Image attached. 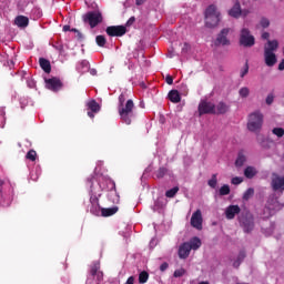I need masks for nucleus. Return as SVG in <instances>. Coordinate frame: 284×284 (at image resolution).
Here are the masks:
<instances>
[{
  "label": "nucleus",
  "mask_w": 284,
  "mask_h": 284,
  "mask_svg": "<svg viewBox=\"0 0 284 284\" xmlns=\"http://www.w3.org/2000/svg\"><path fill=\"white\" fill-rule=\"evenodd\" d=\"M118 112L121 121H123L126 125H131L132 119H134V101L128 100L125 102V94H120Z\"/></svg>",
  "instance_id": "f257e3e1"
},
{
  "label": "nucleus",
  "mask_w": 284,
  "mask_h": 284,
  "mask_svg": "<svg viewBox=\"0 0 284 284\" xmlns=\"http://www.w3.org/2000/svg\"><path fill=\"white\" fill-rule=\"evenodd\" d=\"M204 17L206 28H216L219 26V21H221V12H219L216 4L209 6L205 10Z\"/></svg>",
  "instance_id": "f03ea898"
},
{
  "label": "nucleus",
  "mask_w": 284,
  "mask_h": 284,
  "mask_svg": "<svg viewBox=\"0 0 284 284\" xmlns=\"http://www.w3.org/2000/svg\"><path fill=\"white\" fill-rule=\"evenodd\" d=\"M263 121L264 115L261 113V111H254L248 114L247 120V130L250 132H255V134H258L261 130L263 129Z\"/></svg>",
  "instance_id": "7ed1b4c3"
},
{
  "label": "nucleus",
  "mask_w": 284,
  "mask_h": 284,
  "mask_svg": "<svg viewBox=\"0 0 284 284\" xmlns=\"http://www.w3.org/2000/svg\"><path fill=\"white\" fill-rule=\"evenodd\" d=\"M84 23H89L91 29L97 28L99 23H103V14L99 11H89L83 16Z\"/></svg>",
  "instance_id": "20e7f679"
},
{
  "label": "nucleus",
  "mask_w": 284,
  "mask_h": 284,
  "mask_svg": "<svg viewBox=\"0 0 284 284\" xmlns=\"http://www.w3.org/2000/svg\"><path fill=\"white\" fill-rule=\"evenodd\" d=\"M256 43V39L250 32V29L243 28L240 32V45L243 48H252Z\"/></svg>",
  "instance_id": "39448f33"
},
{
  "label": "nucleus",
  "mask_w": 284,
  "mask_h": 284,
  "mask_svg": "<svg viewBox=\"0 0 284 284\" xmlns=\"http://www.w3.org/2000/svg\"><path fill=\"white\" fill-rule=\"evenodd\" d=\"M197 110L200 116H203V114H216V105L205 100L200 102Z\"/></svg>",
  "instance_id": "423d86ee"
},
{
  "label": "nucleus",
  "mask_w": 284,
  "mask_h": 284,
  "mask_svg": "<svg viewBox=\"0 0 284 284\" xmlns=\"http://www.w3.org/2000/svg\"><path fill=\"white\" fill-rule=\"evenodd\" d=\"M108 37H123L128 32L125 26H110L105 29Z\"/></svg>",
  "instance_id": "0eeeda50"
},
{
  "label": "nucleus",
  "mask_w": 284,
  "mask_h": 284,
  "mask_svg": "<svg viewBox=\"0 0 284 284\" xmlns=\"http://www.w3.org/2000/svg\"><path fill=\"white\" fill-rule=\"evenodd\" d=\"M239 221L244 232H252L254 230V217L252 215H241Z\"/></svg>",
  "instance_id": "6e6552de"
},
{
  "label": "nucleus",
  "mask_w": 284,
  "mask_h": 284,
  "mask_svg": "<svg viewBox=\"0 0 284 284\" xmlns=\"http://www.w3.org/2000/svg\"><path fill=\"white\" fill-rule=\"evenodd\" d=\"M191 225L195 230H203V213L201 210H196L191 216Z\"/></svg>",
  "instance_id": "1a4fd4ad"
},
{
  "label": "nucleus",
  "mask_w": 284,
  "mask_h": 284,
  "mask_svg": "<svg viewBox=\"0 0 284 284\" xmlns=\"http://www.w3.org/2000/svg\"><path fill=\"white\" fill-rule=\"evenodd\" d=\"M45 85L48 90H51L52 92H59L61 88H63V83L59 78H51L45 80Z\"/></svg>",
  "instance_id": "9d476101"
},
{
  "label": "nucleus",
  "mask_w": 284,
  "mask_h": 284,
  "mask_svg": "<svg viewBox=\"0 0 284 284\" xmlns=\"http://www.w3.org/2000/svg\"><path fill=\"white\" fill-rule=\"evenodd\" d=\"M227 34H230V29H222L221 32L217 34L215 45H230V39H227Z\"/></svg>",
  "instance_id": "9b49d317"
},
{
  "label": "nucleus",
  "mask_w": 284,
  "mask_h": 284,
  "mask_svg": "<svg viewBox=\"0 0 284 284\" xmlns=\"http://www.w3.org/2000/svg\"><path fill=\"white\" fill-rule=\"evenodd\" d=\"M100 270H101V263L93 262L90 265V271H89L90 276H97L98 281H103V272H101Z\"/></svg>",
  "instance_id": "f8f14e48"
},
{
  "label": "nucleus",
  "mask_w": 284,
  "mask_h": 284,
  "mask_svg": "<svg viewBox=\"0 0 284 284\" xmlns=\"http://www.w3.org/2000/svg\"><path fill=\"white\" fill-rule=\"evenodd\" d=\"M273 192H278L281 190L284 192V176L275 175L271 181Z\"/></svg>",
  "instance_id": "ddd939ff"
},
{
  "label": "nucleus",
  "mask_w": 284,
  "mask_h": 284,
  "mask_svg": "<svg viewBox=\"0 0 284 284\" xmlns=\"http://www.w3.org/2000/svg\"><path fill=\"white\" fill-rule=\"evenodd\" d=\"M236 214H241V206L239 205H229L225 209V217L227 221H232L236 217Z\"/></svg>",
  "instance_id": "4468645a"
},
{
  "label": "nucleus",
  "mask_w": 284,
  "mask_h": 284,
  "mask_svg": "<svg viewBox=\"0 0 284 284\" xmlns=\"http://www.w3.org/2000/svg\"><path fill=\"white\" fill-rule=\"evenodd\" d=\"M264 61L268 68H274V65H276V61H277L276 53L270 52V51H264Z\"/></svg>",
  "instance_id": "2eb2a0df"
},
{
  "label": "nucleus",
  "mask_w": 284,
  "mask_h": 284,
  "mask_svg": "<svg viewBox=\"0 0 284 284\" xmlns=\"http://www.w3.org/2000/svg\"><path fill=\"white\" fill-rule=\"evenodd\" d=\"M190 252H192L190 244L184 242L182 245H180L178 254L180 258H187V256H190Z\"/></svg>",
  "instance_id": "dca6fc26"
},
{
  "label": "nucleus",
  "mask_w": 284,
  "mask_h": 284,
  "mask_svg": "<svg viewBox=\"0 0 284 284\" xmlns=\"http://www.w3.org/2000/svg\"><path fill=\"white\" fill-rule=\"evenodd\" d=\"M40 68L45 72V74H50L52 72V64H50V60L45 58L39 59Z\"/></svg>",
  "instance_id": "f3484780"
},
{
  "label": "nucleus",
  "mask_w": 284,
  "mask_h": 284,
  "mask_svg": "<svg viewBox=\"0 0 284 284\" xmlns=\"http://www.w3.org/2000/svg\"><path fill=\"white\" fill-rule=\"evenodd\" d=\"M14 23L18 26V28H28L30 24V19H28L26 16H18L14 20Z\"/></svg>",
  "instance_id": "a211bd4d"
},
{
  "label": "nucleus",
  "mask_w": 284,
  "mask_h": 284,
  "mask_svg": "<svg viewBox=\"0 0 284 284\" xmlns=\"http://www.w3.org/2000/svg\"><path fill=\"white\" fill-rule=\"evenodd\" d=\"M109 200L115 204H119L121 201V196L116 192V184L113 183V189L109 192Z\"/></svg>",
  "instance_id": "6ab92c4d"
},
{
  "label": "nucleus",
  "mask_w": 284,
  "mask_h": 284,
  "mask_svg": "<svg viewBox=\"0 0 284 284\" xmlns=\"http://www.w3.org/2000/svg\"><path fill=\"white\" fill-rule=\"evenodd\" d=\"M241 2H235V4L232 7V9L229 11L230 17H233L234 19H239L241 17Z\"/></svg>",
  "instance_id": "aec40b11"
},
{
  "label": "nucleus",
  "mask_w": 284,
  "mask_h": 284,
  "mask_svg": "<svg viewBox=\"0 0 284 284\" xmlns=\"http://www.w3.org/2000/svg\"><path fill=\"white\" fill-rule=\"evenodd\" d=\"M278 50L277 40H268L267 45L264 47V52H276Z\"/></svg>",
  "instance_id": "412c9836"
},
{
  "label": "nucleus",
  "mask_w": 284,
  "mask_h": 284,
  "mask_svg": "<svg viewBox=\"0 0 284 284\" xmlns=\"http://www.w3.org/2000/svg\"><path fill=\"white\" fill-rule=\"evenodd\" d=\"M230 111V105H227L225 102H219L215 106V114H227Z\"/></svg>",
  "instance_id": "4be33fe9"
},
{
  "label": "nucleus",
  "mask_w": 284,
  "mask_h": 284,
  "mask_svg": "<svg viewBox=\"0 0 284 284\" xmlns=\"http://www.w3.org/2000/svg\"><path fill=\"white\" fill-rule=\"evenodd\" d=\"M168 98L171 103H181V94L179 93V90H171Z\"/></svg>",
  "instance_id": "5701e85b"
},
{
  "label": "nucleus",
  "mask_w": 284,
  "mask_h": 284,
  "mask_svg": "<svg viewBox=\"0 0 284 284\" xmlns=\"http://www.w3.org/2000/svg\"><path fill=\"white\" fill-rule=\"evenodd\" d=\"M189 244V248L190 250H193V251H196L201 247L202 245V242H201V239L194 236L192 237L189 242H186Z\"/></svg>",
  "instance_id": "b1692460"
},
{
  "label": "nucleus",
  "mask_w": 284,
  "mask_h": 284,
  "mask_svg": "<svg viewBox=\"0 0 284 284\" xmlns=\"http://www.w3.org/2000/svg\"><path fill=\"white\" fill-rule=\"evenodd\" d=\"M119 212V206L108 207V209H101V215L102 216H114Z\"/></svg>",
  "instance_id": "393cba45"
},
{
  "label": "nucleus",
  "mask_w": 284,
  "mask_h": 284,
  "mask_svg": "<svg viewBox=\"0 0 284 284\" xmlns=\"http://www.w3.org/2000/svg\"><path fill=\"white\" fill-rule=\"evenodd\" d=\"M246 161H247V158H245V154H243V152H240L237 155V159L235 161V166L243 168V165H245Z\"/></svg>",
  "instance_id": "a878e982"
},
{
  "label": "nucleus",
  "mask_w": 284,
  "mask_h": 284,
  "mask_svg": "<svg viewBox=\"0 0 284 284\" xmlns=\"http://www.w3.org/2000/svg\"><path fill=\"white\" fill-rule=\"evenodd\" d=\"M87 105L91 112H100L101 110V105H99L97 100L89 101Z\"/></svg>",
  "instance_id": "bb28decb"
},
{
  "label": "nucleus",
  "mask_w": 284,
  "mask_h": 284,
  "mask_svg": "<svg viewBox=\"0 0 284 284\" xmlns=\"http://www.w3.org/2000/svg\"><path fill=\"white\" fill-rule=\"evenodd\" d=\"M244 176L246 179H254L256 176V169H254L253 166H247L244 170Z\"/></svg>",
  "instance_id": "cd10ccee"
},
{
  "label": "nucleus",
  "mask_w": 284,
  "mask_h": 284,
  "mask_svg": "<svg viewBox=\"0 0 284 284\" xmlns=\"http://www.w3.org/2000/svg\"><path fill=\"white\" fill-rule=\"evenodd\" d=\"M95 43L97 45H99V48H105L108 40L105 39V36H97Z\"/></svg>",
  "instance_id": "c85d7f7f"
},
{
  "label": "nucleus",
  "mask_w": 284,
  "mask_h": 284,
  "mask_svg": "<svg viewBox=\"0 0 284 284\" xmlns=\"http://www.w3.org/2000/svg\"><path fill=\"white\" fill-rule=\"evenodd\" d=\"M245 251H240L239 255H237V260L233 263L234 267H239V265H241V263H243V261H245Z\"/></svg>",
  "instance_id": "c756f323"
},
{
  "label": "nucleus",
  "mask_w": 284,
  "mask_h": 284,
  "mask_svg": "<svg viewBox=\"0 0 284 284\" xmlns=\"http://www.w3.org/2000/svg\"><path fill=\"white\" fill-rule=\"evenodd\" d=\"M179 194V186H174L165 192L166 199H174Z\"/></svg>",
  "instance_id": "7c9ffc66"
},
{
  "label": "nucleus",
  "mask_w": 284,
  "mask_h": 284,
  "mask_svg": "<svg viewBox=\"0 0 284 284\" xmlns=\"http://www.w3.org/2000/svg\"><path fill=\"white\" fill-rule=\"evenodd\" d=\"M150 278V274L148 273V271H142L139 274V283L140 284H145V282Z\"/></svg>",
  "instance_id": "2f4dec72"
},
{
  "label": "nucleus",
  "mask_w": 284,
  "mask_h": 284,
  "mask_svg": "<svg viewBox=\"0 0 284 284\" xmlns=\"http://www.w3.org/2000/svg\"><path fill=\"white\" fill-rule=\"evenodd\" d=\"M165 174H168V168H165V166H161V168L155 172L156 179H163V176H165Z\"/></svg>",
  "instance_id": "473e14b6"
},
{
  "label": "nucleus",
  "mask_w": 284,
  "mask_h": 284,
  "mask_svg": "<svg viewBox=\"0 0 284 284\" xmlns=\"http://www.w3.org/2000/svg\"><path fill=\"white\" fill-rule=\"evenodd\" d=\"M252 196H254V189L250 187L247 189L244 194H243V200L244 201H250V199H252Z\"/></svg>",
  "instance_id": "72a5a7b5"
},
{
  "label": "nucleus",
  "mask_w": 284,
  "mask_h": 284,
  "mask_svg": "<svg viewBox=\"0 0 284 284\" xmlns=\"http://www.w3.org/2000/svg\"><path fill=\"white\" fill-rule=\"evenodd\" d=\"M239 94L242 99H247V97H250V89L247 87H243L240 89Z\"/></svg>",
  "instance_id": "f704fd0d"
},
{
  "label": "nucleus",
  "mask_w": 284,
  "mask_h": 284,
  "mask_svg": "<svg viewBox=\"0 0 284 284\" xmlns=\"http://www.w3.org/2000/svg\"><path fill=\"white\" fill-rule=\"evenodd\" d=\"M230 185L224 184L223 186L220 187V196H227L230 194Z\"/></svg>",
  "instance_id": "c9c22d12"
},
{
  "label": "nucleus",
  "mask_w": 284,
  "mask_h": 284,
  "mask_svg": "<svg viewBox=\"0 0 284 284\" xmlns=\"http://www.w3.org/2000/svg\"><path fill=\"white\" fill-rule=\"evenodd\" d=\"M272 133L275 134L278 139H283L284 136V129L283 128H274Z\"/></svg>",
  "instance_id": "e433bc0d"
},
{
  "label": "nucleus",
  "mask_w": 284,
  "mask_h": 284,
  "mask_svg": "<svg viewBox=\"0 0 284 284\" xmlns=\"http://www.w3.org/2000/svg\"><path fill=\"white\" fill-rule=\"evenodd\" d=\"M26 159H28V161H37V151L34 150H30L28 151Z\"/></svg>",
  "instance_id": "4c0bfd02"
},
{
  "label": "nucleus",
  "mask_w": 284,
  "mask_h": 284,
  "mask_svg": "<svg viewBox=\"0 0 284 284\" xmlns=\"http://www.w3.org/2000/svg\"><path fill=\"white\" fill-rule=\"evenodd\" d=\"M216 183H219V180L216 179V174H213L211 180H209L207 185L214 190L216 187Z\"/></svg>",
  "instance_id": "58836bf2"
},
{
  "label": "nucleus",
  "mask_w": 284,
  "mask_h": 284,
  "mask_svg": "<svg viewBox=\"0 0 284 284\" xmlns=\"http://www.w3.org/2000/svg\"><path fill=\"white\" fill-rule=\"evenodd\" d=\"M90 212L94 216H99V214L101 213V207L99 206V204L92 205Z\"/></svg>",
  "instance_id": "ea45409f"
},
{
  "label": "nucleus",
  "mask_w": 284,
  "mask_h": 284,
  "mask_svg": "<svg viewBox=\"0 0 284 284\" xmlns=\"http://www.w3.org/2000/svg\"><path fill=\"white\" fill-rule=\"evenodd\" d=\"M185 268L175 270L173 273L174 278H181V276H185Z\"/></svg>",
  "instance_id": "a19ab883"
},
{
  "label": "nucleus",
  "mask_w": 284,
  "mask_h": 284,
  "mask_svg": "<svg viewBox=\"0 0 284 284\" xmlns=\"http://www.w3.org/2000/svg\"><path fill=\"white\" fill-rule=\"evenodd\" d=\"M260 26L263 28H270V20L267 18H262L260 21Z\"/></svg>",
  "instance_id": "79ce46f5"
},
{
  "label": "nucleus",
  "mask_w": 284,
  "mask_h": 284,
  "mask_svg": "<svg viewBox=\"0 0 284 284\" xmlns=\"http://www.w3.org/2000/svg\"><path fill=\"white\" fill-rule=\"evenodd\" d=\"M231 183L233 185H241V183H243V179L239 178V176H235V178L232 179Z\"/></svg>",
  "instance_id": "37998d69"
},
{
  "label": "nucleus",
  "mask_w": 284,
  "mask_h": 284,
  "mask_svg": "<svg viewBox=\"0 0 284 284\" xmlns=\"http://www.w3.org/2000/svg\"><path fill=\"white\" fill-rule=\"evenodd\" d=\"M247 72H250V64H247V62L244 64V69L241 71V78L243 79V77H245V74H247Z\"/></svg>",
  "instance_id": "c03bdc74"
},
{
  "label": "nucleus",
  "mask_w": 284,
  "mask_h": 284,
  "mask_svg": "<svg viewBox=\"0 0 284 284\" xmlns=\"http://www.w3.org/2000/svg\"><path fill=\"white\" fill-rule=\"evenodd\" d=\"M274 103V94L270 93L266 97V105H272Z\"/></svg>",
  "instance_id": "a18cd8bd"
},
{
  "label": "nucleus",
  "mask_w": 284,
  "mask_h": 284,
  "mask_svg": "<svg viewBox=\"0 0 284 284\" xmlns=\"http://www.w3.org/2000/svg\"><path fill=\"white\" fill-rule=\"evenodd\" d=\"M134 21H136V18L131 17V18L126 21L125 27H126V28H130V26H133V24H134Z\"/></svg>",
  "instance_id": "49530a36"
},
{
  "label": "nucleus",
  "mask_w": 284,
  "mask_h": 284,
  "mask_svg": "<svg viewBox=\"0 0 284 284\" xmlns=\"http://www.w3.org/2000/svg\"><path fill=\"white\" fill-rule=\"evenodd\" d=\"M165 82L168 83V85H172V83H174V78H172V75L168 74L165 78Z\"/></svg>",
  "instance_id": "de8ad7c7"
},
{
  "label": "nucleus",
  "mask_w": 284,
  "mask_h": 284,
  "mask_svg": "<svg viewBox=\"0 0 284 284\" xmlns=\"http://www.w3.org/2000/svg\"><path fill=\"white\" fill-rule=\"evenodd\" d=\"M168 267H170V264H168V262H164L160 265V271L165 272V270H168Z\"/></svg>",
  "instance_id": "09e8293b"
},
{
  "label": "nucleus",
  "mask_w": 284,
  "mask_h": 284,
  "mask_svg": "<svg viewBox=\"0 0 284 284\" xmlns=\"http://www.w3.org/2000/svg\"><path fill=\"white\" fill-rule=\"evenodd\" d=\"M71 32H77L78 39H83V34L79 30L73 28V29H71Z\"/></svg>",
  "instance_id": "8fccbe9b"
},
{
  "label": "nucleus",
  "mask_w": 284,
  "mask_h": 284,
  "mask_svg": "<svg viewBox=\"0 0 284 284\" xmlns=\"http://www.w3.org/2000/svg\"><path fill=\"white\" fill-rule=\"evenodd\" d=\"M91 77H97V69H89Z\"/></svg>",
  "instance_id": "3c124183"
},
{
  "label": "nucleus",
  "mask_w": 284,
  "mask_h": 284,
  "mask_svg": "<svg viewBox=\"0 0 284 284\" xmlns=\"http://www.w3.org/2000/svg\"><path fill=\"white\" fill-rule=\"evenodd\" d=\"M148 0H135V6H143Z\"/></svg>",
  "instance_id": "603ef678"
},
{
  "label": "nucleus",
  "mask_w": 284,
  "mask_h": 284,
  "mask_svg": "<svg viewBox=\"0 0 284 284\" xmlns=\"http://www.w3.org/2000/svg\"><path fill=\"white\" fill-rule=\"evenodd\" d=\"M262 39H264V40L270 39V33L268 32L262 33Z\"/></svg>",
  "instance_id": "864d4df0"
},
{
  "label": "nucleus",
  "mask_w": 284,
  "mask_h": 284,
  "mask_svg": "<svg viewBox=\"0 0 284 284\" xmlns=\"http://www.w3.org/2000/svg\"><path fill=\"white\" fill-rule=\"evenodd\" d=\"M278 70L283 71L284 70V59L280 62L278 64Z\"/></svg>",
  "instance_id": "5fc2aeb1"
},
{
  "label": "nucleus",
  "mask_w": 284,
  "mask_h": 284,
  "mask_svg": "<svg viewBox=\"0 0 284 284\" xmlns=\"http://www.w3.org/2000/svg\"><path fill=\"white\" fill-rule=\"evenodd\" d=\"M63 32H71L70 26L65 24L63 27Z\"/></svg>",
  "instance_id": "6e6d98bb"
},
{
  "label": "nucleus",
  "mask_w": 284,
  "mask_h": 284,
  "mask_svg": "<svg viewBox=\"0 0 284 284\" xmlns=\"http://www.w3.org/2000/svg\"><path fill=\"white\" fill-rule=\"evenodd\" d=\"M97 112H92V111H89L88 112V116L90 118V119H94V114H95Z\"/></svg>",
  "instance_id": "4d7b16f0"
},
{
  "label": "nucleus",
  "mask_w": 284,
  "mask_h": 284,
  "mask_svg": "<svg viewBox=\"0 0 284 284\" xmlns=\"http://www.w3.org/2000/svg\"><path fill=\"white\" fill-rule=\"evenodd\" d=\"M257 141L261 143V145H263V142L265 141V138H262V140L258 138L257 135Z\"/></svg>",
  "instance_id": "13d9d810"
},
{
  "label": "nucleus",
  "mask_w": 284,
  "mask_h": 284,
  "mask_svg": "<svg viewBox=\"0 0 284 284\" xmlns=\"http://www.w3.org/2000/svg\"><path fill=\"white\" fill-rule=\"evenodd\" d=\"M82 65H84L85 68H88V65H90V62H89V61H83V62H82Z\"/></svg>",
  "instance_id": "bf43d9fd"
},
{
  "label": "nucleus",
  "mask_w": 284,
  "mask_h": 284,
  "mask_svg": "<svg viewBox=\"0 0 284 284\" xmlns=\"http://www.w3.org/2000/svg\"><path fill=\"white\" fill-rule=\"evenodd\" d=\"M6 182L0 179V186L3 185Z\"/></svg>",
  "instance_id": "052dcab7"
}]
</instances>
